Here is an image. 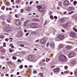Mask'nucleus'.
<instances>
[{
	"mask_svg": "<svg viewBox=\"0 0 77 77\" xmlns=\"http://www.w3.org/2000/svg\"><path fill=\"white\" fill-rule=\"evenodd\" d=\"M59 59L60 62H66V61L67 58L64 55H61L59 56Z\"/></svg>",
	"mask_w": 77,
	"mask_h": 77,
	"instance_id": "nucleus-1",
	"label": "nucleus"
},
{
	"mask_svg": "<svg viewBox=\"0 0 77 77\" xmlns=\"http://www.w3.org/2000/svg\"><path fill=\"white\" fill-rule=\"evenodd\" d=\"M65 38V36L63 35H60L57 36V37L55 38V40L56 41H59L61 40H63Z\"/></svg>",
	"mask_w": 77,
	"mask_h": 77,
	"instance_id": "nucleus-2",
	"label": "nucleus"
},
{
	"mask_svg": "<svg viewBox=\"0 0 77 77\" xmlns=\"http://www.w3.org/2000/svg\"><path fill=\"white\" fill-rule=\"evenodd\" d=\"M39 25L38 23H31L30 25V26L31 28H38L39 27Z\"/></svg>",
	"mask_w": 77,
	"mask_h": 77,
	"instance_id": "nucleus-3",
	"label": "nucleus"
},
{
	"mask_svg": "<svg viewBox=\"0 0 77 77\" xmlns=\"http://www.w3.org/2000/svg\"><path fill=\"white\" fill-rule=\"evenodd\" d=\"M3 30L5 32H11L12 30L11 28L8 26L7 27H4L3 29Z\"/></svg>",
	"mask_w": 77,
	"mask_h": 77,
	"instance_id": "nucleus-4",
	"label": "nucleus"
},
{
	"mask_svg": "<svg viewBox=\"0 0 77 77\" xmlns=\"http://www.w3.org/2000/svg\"><path fill=\"white\" fill-rule=\"evenodd\" d=\"M22 23V22L20 19H16L15 20V24L17 25V26H20V25Z\"/></svg>",
	"mask_w": 77,
	"mask_h": 77,
	"instance_id": "nucleus-5",
	"label": "nucleus"
},
{
	"mask_svg": "<svg viewBox=\"0 0 77 77\" xmlns=\"http://www.w3.org/2000/svg\"><path fill=\"white\" fill-rule=\"evenodd\" d=\"M35 59V56L33 55H29L28 57V60L29 61H33Z\"/></svg>",
	"mask_w": 77,
	"mask_h": 77,
	"instance_id": "nucleus-6",
	"label": "nucleus"
},
{
	"mask_svg": "<svg viewBox=\"0 0 77 77\" xmlns=\"http://www.w3.org/2000/svg\"><path fill=\"white\" fill-rule=\"evenodd\" d=\"M70 36L72 38H77V37L76 36V33L75 32H72L70 33Z\"/></svg>",
	"mask_w": 77,
	"mask_h": 77,
	"instance_id": "nucleus-7",
	"label": "nucleus"
},
{
	"mask_svg": "<svg viewBox=\"0 0 77 77\" xmlns=\"http://www.w3.org/2000/svg\"><path fill=\"white\" fill-rule=\"evenodd\" d=\"M69 2L67 0L64 1V2L63 5L64 6H68L69 5Z\"/></svg>",
	"mask_w": 77,
	"mask_h": 77,
	"instance_id": "nucleus-8",
	"label": "nucleus"
},
{
	"mask_svg": "<svg viewBox=\"0 0 77 77\" xmlns=\"http://www.w3.org/2000/svg\"><path fill=\"white\" fill-rule=\"evenodd\" d=\"M46 42L47 41H46V40H45V39L44 38H42L40 40V42L42 45H45V44H46Z\"/></svg>",
	"mask_w": 77,
	"mask_h": 77,
	"instance_id": "nucleus-9",
	"label": "nucleus"
},
{
	"mask_svg": "<svg viewBox=\"0 0 77 77\" xmlns=\"http://www.w3.org/2000/svg\"><path fill=\"white\" fill-rule=\"evenodd\" d=\"M41 5H38L37 7V8L38 9L37 11L38 12H40V13H41V12H44L43 10H41Z\"/></svg>",
	"mask_w": 77,
	"mask_h": 77,
	"instance_id": "nucleus-10",
	"label": "nucleus"
},
{
	"mask_svg": "<svg viewBox=\"0 0 77 77\" xmlns=\"http://www.w3.org/2000/svg\"><path fill=\"white\" fill-rule=\"evenodd\" d=\"M77 64V62L76 60H74L71 63V66H74L75 65Z\"/></svg>",
	"mask_w": 77,
	"mask_h": 77,
	"instance_id": "nucleus-11",
	"label": "nucleus"
},
{
	"mask_svg": "<svg viewBox=\"0 0 77 77\" xmlns=\"http://www.w3.org/2000/svg\"><path fill=\"white\" fill-rule=\"evenodd\" d=\"M73 56H74V52H70L69 54V57H73Z\"/></svg>",
	"mask_w": 77,
	"mask_h": 77,
	"instance_id": "nucleus-12",
	"label": "nucleus"
},
{
	"mask_svg": "<svg viewBox=\"0 0 77 77\" xmlns=\"http://www.w3.org/2000/svg\"><path fill=\"white\" fill-rule=\"evenodd\" d=\"M60 70V68H56L53 70V71L54 72H57Z\"/></svg>",
	"mask_w": 77,
	"mask_h": 77,
	"instance_id": "nucleus-13",
	"label": "nucleus"
},
{
	"mask_svg": "<svg viewBox=\"0 0 77 77\" xmlns=\"http://www.w3.org/2000/svg\"><path fill=\"white\" fill-rule=\"evenodd\" d=\"M0 51L1 54L3 55V54H5V51H6V50L4 49H2V50H0Z\"/></svg>",
	"mask_w": 77,
	"mask_h": 77,
	"instance_id": "nucleus-14",
	"label": "nucleus"
},
{
	"mask_svg": "<svg viewBox=\"0 0 77 77\" xmlns=\"http://www.w3.org/2000/svg\"><path fill=\"white\" fill-rule=\"evenodd\" d=\"M63 26L64 28L67 29V28L69 27V26H68V23H66L63 25Z\"/></svg>",
	"mask_w": 77,
	"mask_h": 77,
	"instance_id": "nucleus-15",
	"label": "nucleus"
},
{
	"mask_svg": "<svg viewBox=\"0 0 77 77\" xmlns=\"http://www.w3.org/2000/svg\"><path fill=\"white\" fill-rule=\"evenodd\" d=\"M11 20L12 19H11V17L8 18L7 19V22H8V23H11Z\"/></svg>",
	"mask_w": 77,
	"mask_h": 77,
	"instance_id": "nucleus-16",
	"label": "nucleus"
},
{
	"mask_svg": "<svg viewBox=\"0 0 77 77\" xmlns=\"http://www.w3.org/2000/svg\"><path fill=\"white\" fill-rule=\"evenodd\" d=\"M60 21L61 23H64V22L65 21V19L64 18H62L60 19Z\"/></svg>",
	"mask_w": 77,
	"mask_h": 77,
	"instance_id": "nucleus-17",
	"label": "nucleus"
},
{
	"mask_svg": "<svg viewBox=\"0 0 77 77\" xmlns=\"http://www.w3.org/2000/svg\"><path fill=\"white\" fill-rule=\"evenodd\" d=\"M66 49H67L68 50H69L70 49H71L72 48V46H69L67 45L66 47Z\"/></svg>",
	"mask_w": 77,
	"mask_h": 77,
	"instance_id": "nucleus-18",
	"label": "nucleus"
},
{
	"mask_svg": "<svg viewBox=\"0 0 77 77\" xmlns=\"http://www.w3.org/2000/svg\"><path fill=\"white\" fill-rule=\"evenodd\" d=\"M74 74L75 76H77V69L74 72Z\"/></svg>",
	"mask_w": 77,
	"mask_h": 77,
	"instance_id": "nucleus-19",
	"label": "nucleus"
},
{
	"mask_svg": "<svg viewBox=\"0 0 77 77\" xmlns=\"http://www.w3.org/2000/svg\"><path fill=\"white\" fill-rule=\"evenodd\" d=\"M26 11H30V7H28L26 8Z\"/></svg>",
	"mask_w": 77,
	"mask_h": 77,
	"instance_id": "nucleus-20",
	"label": "nucleus"
},
{
	"mask_svg": "<svg viewBox=\"0 0 77 77\" xmlns=\"http://www.w3.org/2000/svg\"><path fill=\"white\" fill-rule=\"evenodd\" d=\"M29 21H30L29 20H28L26 21L24 23V24L23 25L24 26H26V25L27 24V23H28V22H29Z\"/></svg>",
	"mask_w": 77,
	"mask_h": 77,
	"instance_id": "nucleus-21",
	"label": "nucleus"
},
{
	"mask_svg": "<svg viewBox=\"0 0 77 77\" xmlns=\"http://www.w3.org/2000/svg\"><path fill=\"white\" fill-rule=\"evenodd\" d=\"M69 9L71 11H72L73 10H74V8L72 7H69Z\"/></svg>",
	"mask_w": 77,
	"mask_h": 77,
	"instance_id": "nucleus-22",
	"label": "nucleus"
},
{
	"mask_svg": "<svg viewBox=\"0 0 77 77\" xmlns=\"http://www.w3.org/2000/svg\"><path fill=\"white\" fill-rule=\"evenodd\" d=\"M60 48H62L63 47V44H60L59 46Z\"/></svg>",
	"mask_w": 77,
	"mask_h": 77,
	"instance_id": "nucleus-23",
	"label": "nucleus"
},
{
	"mask_svg": "<svg viewBox=\"0 0 77 77\" xmlns=\"http://www.w3.org/2000/svg\"><path fill=\"white\" fill-rule=\"evenodd\" d=\"M58 3L59 6H62V2L59 1L58 2Z\"/></svg>",
	"mask_w": 77,
	"mask_h": 77,
	"instance_id": "nucleus-24",
	"label": "nucleus"
},
{
	"mask_svg": "<svg viewBox=\"0 0 77 77\" xmlns=\"http://www.w3.org/2000/svg\"><path fill=\"white\" fill-rule=\"evenodd\" d=\"M69 72H70L69 70L65 71L64 72V74H69Z\"/></svg>",
	"mask_w": 77,
	"mask_h": 77,
	"instance_id": "nucleus-25",
	"label": "nucleus"
},
{
	"mask_svg": "<svg viewBox=\"0 0 77 77\" xmlns=\"http://www.w3.org/2000/svg\"><path fill=\"white\" fill-rule=\"evenodd\" d=\"M34 21H39V20L38 19H35L34 20Z\"/></svg>",
	"mask_w": 77,
	"mask_h": 77,
	"instance_id": "nucleus-26",
	"label": "nucleus"
},
{
	"mask_svg": "<svg viewBox=\"0 0 77 77\" xmlns=\"http://www.w3.org/2000/svg\"><path fill=\"white\" fill-rule=\"evenodd\" d=\"M24 12V9H21L20 11V12L21 13H23Z\"/></svg>",
	"mask_w": 77,
	"mask_h": 77,
	"instance_id": "nucleus-27",
	"label": "nucleus"
},
{
	"mask_svg": "<svg viewBox=\"0 0 77 77\" xmlns=\"http://www.w3.org/2000/svg\"><path fill=\"white\" fill-rule=\"evenodd\" d=\"M12 59L14 60H16V59H17V57H15V56H13L12 58Z\"/></svg>",
	"mask_w": 77,
	"mask_h": 77,
	"instance_id": "nucleus-28",
	"label": "nucleus"
},
{
	"mask_svg": "<svg viewBox=\"0 0 77 77\" xmlns=\"http://www.w3.org/2000/svg\"><path fill=\"white\" fill-rule=\"evenodd\" d=\"M6 43L5 42L3 43V47H5L6 46Z\"/></svg>",
	"mask_w": 77,
	"mask_h": 77,
	"instance_id": "nucleus-29",
	"label": "nucleus"
},
{
	"mask_svg": "<svg viewBox=\"0 0 77 77\" xmlns=\"http://www.w3.org/2000/svg\"><path fill=\"white\" fill-rule=\"evenodd\" d=\"M50 60V59L47 58L46 60V62H48L49 61V60Z\"/></svg>",
	"mask_w": 77,
	"mask_h": 77,
	"instance_id": "nucleus-30",
	"label": "nucleus"
},
{
	"mask_svg": "<svg viewBox=\"0 0 77 77\" xmlns=\"http://www.w3.org/2000/svg\"><path fill=\"white\" fill-rule=\"evenodd\" d=\"M0 38L3 39V38H4V36L2 35H0Z\"/></svg>",
	"mask_w": 77,
	"mask_h": 77,
	"instance_id": "nucleus-31",
	"label": "nucleus"
},
{
	"mask_svg": "<svg viewBox=\"0 0 77 77\" xmlns=\"http://www.w3.org/2000/svg\"><path fill=\"white\" fill-rule=\"evenodd\" d=\"M33 73L34 74H36V73H37V71L36 70H34L33 71Z\"/></svg>",
	"mask_w": 77,
	"mask_h": 77,
	"instance_id": "nucleus-32",
	"label": "nucleus"
},
{
	"mask_svg": "<svg viewBox=\"0 0 77 77\" xmlns=\"http://www.w3.org/2000/svg\"><path fill=\"white\" fill-rule=\"evenodd\" d=\"M20 0H16V3H20Z\"/></svg>",
	"mask_w": 77,
	"mask_h": 77,
	"instance_id": "nucleus-33",
	"label": "nucleus"
},
{
	"mask_svg": "<svg viewBox=\"0 0 77 77\" xmlns=\"http://www.w3.org/2000/svg\"><path fill=\"white\" fill-rule=\"evenodd\" d=\"M9 51L10 52H12V49L11 48H10L9 49Z\"/></svg>",
	"mask_w": 77,
	"mask_h": 77,
	"instance_id": "nucleus-34",
	"label": "nucleus"
},
{
	"mask_svg": "<svg viewBox=\"0 0 77 77\" xmlns=\"http://www.w3.org/2000/svg\"><path fill=\"white\" fill-rule=\"evenodd\" d=\"M39 74V75H40L41 77H42L43 75V73H40Z\"/></svg>",
	"mask_w": 77,
	"mask_h": 77,
	"instance_id": "nucleus-35",
	"label": "nucleus"
},
{
	"mask_svg": "<svg viewBox=\"0 0 77 77\" xmlns=\"http://www.w3.org/2000/svg\"><path fill=\"white\" fill-rule=\"evenodd\" d=\"M73 3H74V5H76V4H77V1H74L73 2Z\"/></svg>",
	"mask_w": 77,
	"mask_h": 77,
	"instance_id": "nucleus-36",
	"label": "nucleus"
},
{
	"mask_svg": "<svg viewBox=\"0 0 77 77\" xmlns=\"http://www.w3.org/2000/svg\"><path fill=\"white\" fill-rule=\"evenodd\" d=\"M47 23V20H45V23L44 24V26H45L46 24Z\"/></svg>",
	"mask_w": 77,
	"mask_h": 77,
	"instance_id": "nucleus-37",
	"label": "nucleus"
},
{
	"mask_svg": "<svg viewBox=\"0 0 77 77\" xmlns=\"http://www.w3.org/2000/svg\"><path fill=\"white\" fill-rule=\"evenodd\" d=\"M74 13V11H72L71 12H69V14L70 15L71 14H73Z\"/></svg>",
	"mask_w": 77,
	"mask_h": 77,
	"instance_id": "nucleus-38",
	"label": "nucleus"
},
{
	"mask_svg": "<svg viewBox=\"0 0 77 77\" xmlns=\"http://www.w3.org/2000/svg\"><path fill=\"white\" fill-rule=\"evenodd\" d=\"M50 18L51 19V20H53L54 18L53 16H50Z\"/></svg>",
	"mask_w": 77,
	"mask_h": 77,
	"instance_id": "nucleus-39",
	"label": "nucleus"
},
{
	"mask_svg": "<svg viewBox=\"0 0 77 77\" xmlns=\"http://www.w3.org/2000/svg\"><path fill=\"white\" fill-rule=\"evenodd\" d=\"M7 63H8V64H10V65H12V63L11 62H8Z\"/></svg>",
	"mask_w": 77,
	"mask_h": 77,
	"instance_id": "nucleus-40",
	"label": "nucleus"
},
{
	"mask_svg": "<svg viewBox=\"0 0 77 77\" xmlns=\"http://www.w3.org/2000/svg\"><path fill=\"white\" fill-rule=\"evenodd\" d=\"M4 18V16L2 15L0 16V19H2V18Z\"/></svg>",
	"mask_w": 77,
	"mask_h": 77,
	"instance_id": "nucleus-41",
	"label": "nucleus"
},
{
	"mask_svg": "<svg viewBox=\"0 0 77 77\" xmlns=\"http://www.w3.org/2000/svg\"><path fill=\"white\" fill-rule=\"evenodd\" d=\"M20 47H24V45H20Z\"/></svg>",
	"mask_w": 77,
	"mask_h": 77,
	"instance_id": "nucleus-42",
	"label": "nucleus"
},
{
	"mask_svg": "<svg viewBox=\"0 0 77 77\" xmlns=\"http://www.w3.org/2000/svg\"><path fill=\"white\" fill-rule=\"evenodd\" d=\"M3 47L1 46L0 47V50H2V49H3Z\"/></svg>",
	"mask_w": 77,
	"mask_h": 77,
	"instance_id": "nucleus-43",
	"label": "nucleus"
},
{
	"mask_svg": "<svg viewBox=\"0 0 77 77\" xmlns=\"http://www.w3.org/2000/svg\"><path fill=\"white\" fill-rule=\"evenodd\" d=\"M6 5H7V6H9V5H10V4L9 3V2H7L6 4Z\"/></svg>",
	"mask_w": 77,
	"mask_h": 77,
	"instance_id": "nucleus-44",
	"label": "nucleus"
},
{
	"mask_svg": "<svg viewBox=\"0 0 77 77\" xmlns=\"http://www.w3.org/2000/svg\"><path fill=\"white\" fill-rule=\"evenodd\" d=\"M64 68L65 69H68V66H66L64 67Z\"/></svg>",
	"mask_w": 77,
	"mask_h": 77,
	"instance_id": "nucleus-45",
	"label": "nucleus"
},
{
	"mask_svg": "<svg viewBox=\"0 0 77 77\" xmlns=\"http://www.w3.org/2000/svg\"><path fill=\"white\" fill-rule=\"evenodd\" d=\"M23 68V65H21L20 66V69H22V68Z\"/></svg>",
	"mask_w": 77,
	"mask_h": 77,
	"instance_id": "nucleus-46",
	"label": "nucleus"
},
{
	"mask_svg": "<svg viewBox=\"0 0 77 77\" xmlns=\"http://www.w3.org/2000/svg\"><path fill=\"white\" fill-rule=\"evenodd\" d=\"M73 30H75V31L76 32H77V29H76L75 28H73Z\"/></svg>",
	"mask_w": 77,
	"mask_h": 77,
	"instance_id": "nucleus-47",
	"label": "nucleus"
},
{
	"mask_svg": "<svg viewBox=\"0 0 77 77\" xmlns=\"http://www.w3.org/2000/svg\"><path fill=\"white\" fill-rule=\"evenodd\" d=\"M29 68H32L33 67V66L32 65H30L29 66Z\"/></svg>",
	"mask_w": 77,
	"mask_h": 77,
	"instance_id": "nucleus-48",
	"label": "nucleus"
},
{
	"mask_svg": "<svg viewBox=\"0 0 77 77\" xmlns=\"http://www.w3.org/2000/svg\"><path fill=\"white\" fill-rule=\"evenodd\" d=\"M50 47H53V44L52 43H50Z\"/></svg>",
	"mask_w": 77,
	"mask_h": 77,
	"instance_id": "nucleus-49",
	"label": "nucleus"
},
{
	"mask_svg": "<svg viewBox=\"0 0 77 77\" xmlns=\"http://www.w3.org/2000/svg\"><path fill=\"white\" fill-rule=\"evenodd\" d=\"M5 41H9V39L8 38H6L5 39Z\"/></svg>",
	"mask_w": 77,
	"mask_h": 77,
	"instance_id": "nucleus-50",
	"label": "nucleus"
},
{
	"mask_svg": "<svg viewBox=\"0 0 77 77\" xmlns=\"http://www.w3.org/2000/svg\"><path fill=\"white\" fill-rule=\"evenodd\" d=\"M18 62H21V60L20 59H18L17 61Z\"/></svg>",
	"mask_w": 77,
	"mask_h": 77,
	"instance_id": "nucleus-51",
	"label": "nucleus"
},
{
	"mask_svg": "<svg viewBox=\"0 0 77 77\" xmlns=\"http://www.w3.org/2000/svg\"><path fill=\"white\" fill-rule=\"evenodd\" d=\"M2 9V10H4L5 9V7H2L1 8Z\"/></svg>",
	"mask_w": 77,
	"mask_h": 77,
	"instance_id": "nucleus-52",
	"label": "nucleus"
},
{
	"mask_svg": "<svg viewBox=\"0 0 77 77\" xmlns=\"http://www.w3.org/2000/svg\"><path fill=\"white\" fill-rule=\"evenodd\" d=\"M49 14L50 15H51V14H52V12L51 11H50L49 13Z\"/></svg>",
	"mask_w": 77,
	"mask_h": 77,
	"instance_id": "nucleus-53",
	"label": "nucleus"
},
{
	"mask_svg": "<svg viewBox=\"0 0 77 77\" xmlns=\"http://www.w3.org/2000/svg\"><path fill=\"white\" fill-rule=\"evenodd\" d=\"M49 45V43H47L46 45L47 47H48Z\"/></svg>",
	"mask_w": 77,
	"mask_h": 77,
	"instance_id": "nucleus-54",
	"label": "nucleus"
},
{
	"mask_svg": "<svg viewBox=\"0 0 77 77\" xmlns=\"http://www.w3.org/2000/svg\"><path fill=\"white\" fill-rule=\"evenodd\" d=\"M1 59H5V57H3V56H2L1 57Z\"/></svg>",
	"mask_w": 77,
	"mask_h": 77,
	"instance_id": "nucleus-55",
	"label": "nucleus"
},
{
	"mask_svg": "<svg viewBox=\"0 0 77 77\" xmlns=\"http://www.w3.org/2000/svg\"><path fill=\"white\" fill-rule=\"evenodd\" d=\"M54 19H57V16H54Z\"/></svg>",
	"mask_w": 77,
	"mask_h": 77,
	"instance_id": "nucleus-56",
	"label": "nucleus"
},
{
	"mask_svg": "<svg viewBox=\"0 0 77 77\" xmlns=\"http://www.w3.org/2000/svg\"><path fill=\"white\" fill-rule=\"evenodd\" d=\"M29 33L27 32V33L26 34V36H28V35H29Z\"/></svg>",
	"mask_w": 77,
	"mask_h": 77,
	"instance_id": "nucleus-57",
	"label": "nucleus"
},
{
	"mask_svg": "<svg viewBox=\"0 0 77 77\" xmlns=\"http://www.w3.org/2000/svg\"><path fill=\"white\" fill-rule=\"evenodd\" d=\"M20 72H17V75H19V74H20Z\"/></svg>",
	"mask_w": 77,
	"mask_h": 77,
	"instance_id": "nucleus-58",
	"label": "nucleus"
},
{
	"mask_svg": "<svg viewBox=\"0 0 77 77\" xmlns=\"http://www.w3.org/2000/svg\"><path fill=\"white\" fill-rule=\"evenodd\" d=\"M33 3V1H31L30 2V5H32V3Z\"/></svg>",
	"mask_w": 77,
	"mask_h": 77,
	"instance_id": "nucleus-59",
	"label": "nucleus"
},
{
	"mask_svg": "<svg viewBox=\"0 0 77 77\" xmlns=\"http://www.w3.org/2000/svg\"><path fill=\"white\" fill-rule=\"evenodd\" d=\"M11 48H14V45H12L11 46Z\"/></svg>",
	"mask_w": 77,
	"mask_h": 77,
	"instance_id": "nucleus-60",
	"label": "nucleus"
},
{
	"mask_svg": "<svg viewBox=\"0 0 77 77\" xmlns=\"http://www.w3.org/2000/svg\"><path fill=\"white\" fill-rule=\"evenodd\" d=\"M73 74V73L72 72H71L70 73V75H72Z\"/></svg>",
	"mask_w": 77,
	"mask_h": 77,
	"instance_id": "nucleus-61",
	"label": "nucleus"
},
{
	"mask_svg": "<svg viewBox=\"0 0 77 77\" xmlns=\"http://www.w3.org/2000/svg\"><path fill=\"white\" fill-rule=\"evenodd\" d=\"M39 42V40H37L35 41L36 42Z\"/></svg>",
	"mask_w": 77,
	"mask_h": 77,
	"instance_id": "nucleus-62",
	"label": "nucleus"
},
{
	"mask_svg": "<svg viewBox=\"0 0 77 77\" xmlns=\"http://www.w3.org/2000/svg\"><path fill=\"white\" fill-rule=\"evenodd\" d=\"M9 11H12V8H9Z\"/></svg>",
	"mask_w": 77,
	"mask_h": 77,
	"instance_id": "nucleus-63",
	"label": "nucleus"
},
{
	"mask_svg": "<svg viewBox=\"0 0 77 77\" xmlns=\"http://www.w3.org/2000/svg\"><path fill=\"white\" fill-rule=\"evenodd\" d=\"M12 8H13V9H14L15 8V6H12Z\"/></svg>",
	"mask_w": 77,
	"mask_h": 77,
	"instance_id": "nucleus-64",
	"label": "nucleus"
}]
</instances>
